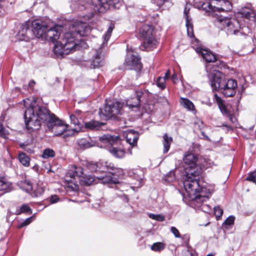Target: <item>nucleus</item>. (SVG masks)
Here are the masks:
<instances>
[{
    "label": "nucleus",
    "instance_id": "f3484780",
    "mask_svg": "<svg viewBox=\"0 0 256 256\" xmlns=\"http://www.w3.org/2000/svg\"><path fill=\"white\" fill-rule=\"evenodd\" d=\"M191 4H186L184 10V15L186 20V27L187 29V34L189 36H192L193 34V26L191 22V19L188 16V12L190 9Z\"/></svg>",
    "mask_w": 256,
    "mask_h": 256
},
{
    "label": "nucleus",
    "instance_id": "b1692460",
    "mask_svg": "<svg viewBox=\"0 0 256 256\" xmlns=\"http://www.w3.org/2000/svg\"><path fill=\"white\" fill-rule=\"evenodd\" d=\"M242 16L248 19H250L251 18H254L255 16V13L254 12L248 8H242L240 12Z\"/></svg>",
    "mask_w": 256,
    "mask_h": 256
},
{
    "label": "nucleus",
    "instance_id": "7ed1b4c3",
    "mask_svg": "<svg viewBox=\"0 0 256 256\" xmlns=\"http://www.w3.org/2000/svg\"><path fill=\"white\" fill-rule=\"evenodd\" d=\"M24 105L26 108L24 118L26 129L30 132L40 128L41 122H46L48 127L56 136H60L65 132L66 135H72L74 131L68 130V125L58 119L44 106H39L34 98L24 100Z\"/></svg>",
    "mask_w": 256,
    "mask_h": 256
},
{
    "label": "nucleus",
    "instance_id": "c03bdc74",
    "mask_svg": "<svg viewBox=\"0 0 256 256\" xmlns=\"http://www.w3.org/2000/svg\"><path fill=\"white\" fill-rule=\"evenodd\" d=\"M33 220V216H30L28 218H26L24 221L22 223H21L18 226V228H21L23 226H26L29 224Z\"/></svg>",
    "mask_w": 256,
    "mask_h": 256
},
{
    "label": "nucleus",
    "instance_id": "9b49d317",
    "mask_svg": "<svg viewBox=\"0 0 256 256\" xmlns=\"http://www.w3.org/2000/svg\"><path fill=\"white\" fill-rule=\"evenodd\" d=\"M216 24L222 30H224L228 34H236L240 26L238 20L227 18L220 17L215 22Z\"/></svg>",
    "mask_w": 256,
    "mask_h": 256
},
{
    "label": "nucleus",
    "instance_id": "4d7b16f0",
    "mask_svg": "<svg viewBox=\"0 0 256 256\" xmlns=\"http://www.w3.org/2000/svg\"><path fill=\"white\" fill-rule=\"evenodd\" d=\"M128 151H129L130 154H132V148H131V149L129 148V149H128Z\"/></svg>",
    "mask_w": 256,
    "mask_h": 256
},
{
    "label": "nucleus",
    "instance_id": "58836bf2",
    "mask_svg": "<svg viewBox=\"0 0 256 256\" xmlns=\"http://www.w3.org/2000/svg\"><path fill=\"white\" fill-rule=\"evenodd\" d=\"M24 189L28 192L30 193L31 194L33 192V188L31 184L28 182L26 180L24 182Z\"/></svg>",
    "mask_w": 256,
    "mask_h": 256
},
{
    "label": "nucleus",
    "instance_id": "f8f14e48",
    "mask_svg": "<svg viewBox=\"0 0 256 256\" xmlns=\"http://www.w3.org/2000/svg\"><path fill=\"white\" fill-rule=\"evenodd\" d=\"M216 102L218 106V108L224 116L228 118L229 120L233 124L236 122V118L234 114H235L234 110H231L230 106L226 105L222 100L215 95Z\"/></svg>",
    "mask_w": 256,
    "mask_h": 256
},
{
    "label": "nucleus",
    "instance_id": "393cba45",
    "mask_svg": "<svg viewBox=\"0 0 256 256\" xmlns=\"http://www.w3.org/2000/svg\"><path fill=\"white\" fill-rule=\"evenodd\" d=\"M164 141H163V145H164V153L167 152L170 148V146L171 142L172 140V138L168 136L166 134H165L163 136Z\"/></svg>",
    "mask_w": 256,
    "mask_h": 256
},
{
    "label": "nucleus",
    "instance_id": "13d9d810",
    "mask_svg": "<svg viewBox=\"0 0 256 256\" xmlns=\"http://www.w3.org/2000/svg\"><path fill=\"white\" fill-rule=\"evenodd\" d=\"M142 48H141V49H142V48H144V50H148L144 48V46H142Z\"/></svg>",
    "mask_w": 256,
    "mask_h": 256
},
{
    "label": "nucleus",
    "instance_id": "4468645a",
    "mask_svg": "<svg viewBox=\"0 0 256 256\" xmlns=\"http://www.w3.org/2000/svg\"><path fill=\"white\" fill-rule=\"evenodd\" d=\"M132 50L128 48V54L124 64L128 69L140 68L141 64L140 58L132 54Z\"/></svg>",
    "mask_w": 256,
    "mask_h": 256
},
{
    "label": "nucleus",
    "instance_id": "0eeeda50",
    "mask_svg": "<svg viewBox=\"0 0 256 256\" xmlns=\"http://www.w3.org/2000/svg\"><path fill=\"white\" fill-rule=\"evenodd\" d=\"M99 140L100 146L106 148L113 156L118 158L124 156L126 151L122 145H118L120 140L118 136L105 134L100 136Z\"/></svg>",
    "mask_w": 256,
    "mask_h": 256
},
{
    "label": "nucleus",
    "instance_id": "2f4dec72",
    "mask_svg": "<svg viewBox=\"0 0 256 256\" xmlns=\"http://www.w3.org/2000/svg\"><path fill=\"white\" fill-rule=\"evenodd\" d=\"M22 213L32 214V210L27 204H23L19 209L16 212V214H20Z\"/></svg>",
    "mask_w": 256,
    "mask_h": 256
},
{
    "label": "nucleus",
    "instance_id": "20e7f679",
    "mask_svg": "<svg viewBox=\"0 0 256 256\" xmlns=\"http://www.w3.org/2000/svg\"><path fill=\"white\" fill-rule=\"evenodd\" d=\"M184 162L187 165L185 168L184 186L188 196L190 200L198 202L206 201L213 192V186L206 183L200 185L199 176L202 169L198 163V156L188 152L184 154Z\"/></svg>",
    "mask_w": 256,
    "mask_h": 256
},
{
    "label": "nucleus",
    "instance_id": "49530a36",
    "mask_svg": "<svg viewBox=\"0 0 256 256\" xmlns=\"http://www.w3.org/2000/svg\"><path fill=\"white\" fill-rule=\"evenodd\" d=\"M202 210L207 213H208L212 210L211 208L207 204H203L202 206Z\"/></svg>",
    "mask_w": 256,
    "mask_h": 256
},
{
    "label": "nucleus",
    "instance_id": "0e129e2a",
    "mask_svg": "<svg viewBox=\"0 0 256 256\" xmlns=\"http://www.w3.org/2000/svg\"><path fill=\"white\" fill-rule=\"evenodd\" d=\"M1 8L0 7V9Z\"/></svg>",
    "mask_w": 256,
    "mask_h": 256
},
{
    "label": "nucleus",
    "instance_id": "c9c22d12",
    "mask_svg": "<svg viewBox=\"0 0 256 256\" xmlns=\"http://www.w3.org/2000/svg\"><path fill=\"white\" fill-rule=\"evenodd\" d=\"M8 134L9 132L7 128L4 127L0 123V136L4 138H6L8 137Z\"/></svg>",
    "mask_w": 256,
    "mask_h": 256
},
{
    "label": "nucleus",
    "instance_id": "c756f323",
    "mask_svg": "<svg viewBox=\"0 0 256 256\" xmlns=\"http://www.w3.org/2000/svg\"><path fill=\"white\" fill-rule=\"evenodd\" d=\"M166 247V245L164 243L161 242H157L154 243L151 246V250L154 252H160L164 250Z\"/></svg>",
    "mask_w": 256,
    "mask_h": 256
},
{
    "label": "nucleus",
    "instance_id": "f03ea898",
    "mask_svg": "<svg viewBox=\"0 0 256 256\" xmlns=\"http://www.w3.org/2000/svg\"><path fill=\"white\" fill-rule=\"evenodd\" d=\"M86 166L90 172L100 174V175H88L84 172L82 168L74 166L65 176L66 186L73 190H77L78 189V181L83 186H90L96 182V180H100L102 184L117 182L112 176H118L117 172H119L120 170L115 167L112 164L91 161L86 162Z\"/></svg>",
    "mask_w": 256,
    "mask_h": 256
},
{
    "label": "nucleus",
    "instance_id": "8fccbe9b",
    "mask_svg": "<svg viewBox=\"0 0 256 256\" xmlns=\"http://www.w3.org/2000/svg\"><path fill=\"white\" fill-rule=\"evenodd\" d=\"M81 113L82 112L80 110H76L74 114H76V116L79 118H80L81 117L80 116Z\"/></svg>",
    "mask_w": 256,
    "mask_h": 256
},
{
    "label": "nucleus",
    "instance_id": "a18cd8bd",
    "mask_svg": "<svg viewBox=\"0 0 256 256\" xmlns=\"http://www.w3.org/2000/svg\"><path fill=\"white\" fill-rule=\"evenodd\" d=\"M170 232L174 234L175 237L180 238V234L178 230L174 226H172L170 228Z\"/></svg>",
    "mask_w": 256,
    "mask_h": 256
},
{
    "label": "nucleus",
    "instance_id": "f704fd0d",
    "mask_svg": "<svg viewBox=\"0 0 256 256\" xmlns=\"http://www.w3.org/2000/svg\"><path fill=\"white\" fill-rule=\"evenodd\" d=\"M44 192V188L43 186H38L36 189L33 190L32 194L33 196H39L43 194Z\"/></svg>",
    "mask_w": 256,
    "mask_h": 256
},
{
    "label": "nucleus",
    "instance_id": "a211bd4d",
    "mask_svg": "<svg viewBox=\"0 0 256 256\" xmlns=\"http://www.w3.org/2000/svg\"><path fill=\"white\" fill-rule=\"evenodd\" d=\"M17 38L20 40L25 41H28L30 39L33 38L31 30L26 26H24L17 34Z\"/></svg>",
    "mask_w": 256,
    "mask_h": 256
},
{
    "label": "nucleus",
    "instance_id": "2eb2a0df",
    "mask_svg": "<svg viewBox=\"0 0 256 256\" xmlns=\"http://www.w3.org/2000/svg\"><path fill=\"white\" fill-rule=\"evenodd\" d=\"M104 64V58L101 48H99L94 56L91 63V67L96 68L102 66Z\"/></svg>",
    "mask_w": 256,
    "mask_h": 256
},
{
    "label": "nucleus",
    "instance_id": "a878e982",
    "mask_svg": "<svg viewBox=\"0 0 256 256\" xmlns=\"http://www.w3.org/2000/svg\"><path fill=\"white\" fill-rule=\"evenodd\" d=\"M180 102V104L187 110H194V105L189 100L186 98H181Z\"/></svg>",
    "mask_w": 256,
    "mask_h": 256
},
{
    "label": "nucleus",
    "instance_id": "412c9836",
    "mask_svg": "<svg viewBox=\"0 0 256 256\" xmlns=\"http://www.w3.org/2000/svg\"><path fill=\"white\" fill-rule=\"evenodd\" d=\"M138 138V134L133 130L128 131L126 136V141L132 146V148L136 144Z\"/></svg>",
    "mask_w": 256,
    "mask_h": 256
},
{
    "label": "nucleus",
    "instance_id": "de8ad7c7",
    "mask_svg": "<svg viewBox=\"0 0 256 256\" xmlns=\"http://www.w3.org/2000/svg\"><path fill=\"white\" fill-rule=\"evenodd\" d=\"M58 200H59V198L58 197V196L56 195H54V196H52L50 197V204H54V203L58 202Z\"/></svg>",
    "mask_w": 256,
    "mask_h": 256
},
{
    "label": "nucleus",
    "instance_id": "bf43d9fd",
    "mask_svg": "<svg viewBox=\"0 0 256 256\" xmlns=\"http://www.w3.org/2000/svg\"><path fill=\"white\" fill-rule=\"evenodd\" d=\"M207 256H214L212 254H208Z\"/></svg>",
    "mask_w": 256,
    "mask_h": 256
},
{
    "label": "nucleus",
    "instance_id": "1a4fd4ad",
    "mask_svg": "<svg viewBox=\"0 0 256 256\" xmlns=\"http://www.w3.org/2000/svg\"><path fill=\"white\" fill-rule=\"evenodd\" d=\"M123 104L119 102H106L104 109H100L99 114L102 120H107L122 114Z\"/></svg>",
    "mask_w": 256,
    "mask_h": 256
},
{
    "label": "nucleus",
    "instance_id": "e2e57ef3",
    "mask_svg": "<svg viewBox=\"0 0 256 256\" xmlns=\"http://www.w3.org/2000/svg\"><path fill=\"white\" fill-rule=\"evenodd\" d=\"M126 202H128V200L127 198H126Z\"/></svg>",
    "mask_w": 256,
    "mask_h": 256
},
{
    "label": "nucleus",
    "instance_id": "6e6552de",
    "mask_svg": "<svg viewBox=\"0 0 256 256\" xmlns=\"http://www.w3.org/2000/svg\"><path fill=\"white\" fill-rule=\"evenodd\" d=\"M154 29L152 26L144 25L140 30V35L144 39L142 46L147 50L156 48L158 42L154 34Z\"/></svg>",
    "mask_w": 256,
    "mask_h": 256
},
{
    "label": "nucleus",
    "instance_id": "5701e85b",
    "mask_svg": "<svg viewBox=\"0 0 256 256\" xmlns=\"http://www.w3.org/2000/svg\"><path fill=\"white\" fill-rule=\"evenodd\" d=\"M20 162L26 167L30 166V158L24 152H20L18 155Z\"/></svg>",
    "mask_w": 256,
    "mask_h": 256
},
{
    "label": "nucleus",
    "instance_id": "c85d7f7f",
    "mask_svg": "<svg viewBox=\"0 0 256 256\" xmlns=\"http://www.w3.org/2000/svg\"><path fill=\"white\" fill-rule=\"evenodd\" d=\"M78 144L80 148L86 149L90 148L93 146L91 142L86 138H82L78 141Z\"/></svg>",
    "mask_w": 256,
    "mask_h": 256
},
{
    "label": "nucleus",
    "instance_id": "39448f33",
    "mask_svg": "<svg viewBox=\"0 0 256 256\" xmlns=\"http://www.w3.org/2000/svg\"><path fill=\"white\" fill-rule=\"evenodd\" d=\"M122 0H79L72 1L70 7L74 10H87L88 14L83 16L85 22L94 16V12H104L110 8H119Z\"/></svg>",
    "mask_w": 256,
    "mask_h": 256
},
{
    "label": "nucleus",
    "instance_id": "f257e3e1",
    "mask_svg": "<svg viewBox=\"0 0 256 256\" xmlns=\"http://www.w3.org/2000/svg\"><path fill=\"white\" fill-rule=\"evenodd\" d=\"M60 26L46 29L44 40L54 42L58 40L53 48L54 55L62 58L64 55L82 48H86L88 44L79 39L81 36H87L90 32V26L84 19L74 20L70 24L67 32L60 34Z\"/></svg>",
    "mask_w": 256,
    "mask_h": 256
},
{
    "label": "nucleus",
    "instance_id": "6e6d98bb",
    "mask_svg": "<svg viewBox=\"0 0 256 256\" xmlns=\"http://www.w3.org/2000/svg\"><path fill=\"white\" fill-rule=\"evenodd\" d=\"M142 178H139V180H138V182H139V185H138V186H140V182H142Z\"/></svg>",
    "mask_w": 256,
    "mask_h": 256
},
{
    "label": "nucleus",
    "instance_id": "4be33fe9",
    "mask_svg": "<svg viewBox=\"0 0 256 256\" xmlns=\"http://www.w3.org/2000/svg\"><path fill=\"white\" fill-rule=\"evenodd\" d=\"M103 122H100L96 120H90L88 122H86L84 126L86 128L90 130H96L99 129L101 126L104 125Z\"/></svg>",
    "mask_w": 256,
    "mask_h": 256
},
{
    "label": "nucleus",
    "instance_id": "09e8293b",
    "mask_svg": "<svg viewBox=\"0 0 256 256\" xmlns=\"http://www.w3.org/2000/svg\"><path fill=\"white\" fill-rule=\"evenodd\" d=\"M172 80L174 84H176L178 82V78L176 75L174 74L172 77Z\"/></svg>",
    "mask_w": 256,
    "mask_h": 256
},
{
    "label": "nucleus",
    "instance_id": "5fc2aeb1",
    "mask_svg": "<svg viewBox=\"0 0 256 256\" xmlns=\"http://www.w3.org/2000/svg\"><path fill=\"white\" fill-rule=\"evenodd\" d=\"M202 136H205V137H206V138L208 140H210V139H209V138H208V136H205V135H204V132H202Z\"/></svg>",
    "mask_w": 256,
    "mask_h": 256
},
{
    "label": "nucleus",
    "instance_id": "603ef678",
    "mask_svg": "<svg viewBox=\"0 0 256 256\" xmlns=\"http://www.w3.org/2000/svg\"><path fill=\"white\" fill-rule=\"evenodd\" d=\"M155 3H156L158 6H160L164 4V2L162 0L158 2H155Z\"/></svg>",
    "mask_w": 256,
    "mask_h": 256
},
{
    "label": "nucleus",
    "instance_id": "ddd939ff",
    "mask_svg": "<svg viewBox=\"0 0 256 256\" xmlns=\"http://www.w3.org/2000/svg\"><path fill=\"white\" fill-rule=\"evenodd\" d=\"M32 29L31 30L32 34L34 38H38L44 39V35H46L47 26L42 22L34 20L32 24Z\"/></svg>",
    "mask_w": 256,
    "mask_h": 256
},
{
    "label": "nucleus",
    "instance_id": "680f3d73",
    "mask_svg": "<svg viewBox=\"0 0 256 256\" xmlns=\"http://www.w3.org/2000/svg\"><path fill=\"white\" fill-rule=\"evenodd\" d=\"M228 128L230 129H232L231 128L230 126H228Z\"/></svg>",
    "mask_w": 256,
    "mask_h": 256
},
{
    "label": "nucleus",
    "instance_id": "bb28decb",
    "mask_svg": "<svg viewBox=\"0 0 256 256\" xmlns=\"http://www.w3.org/2000/svg\"><path fill=\"white\" fill-rule=\"evenodd\" d=\"M70 118L72 124H73L75 126H78V128H72V130L76 132H79L80 129V122L78 120L79 118L76 116V114H70Z\"/></svg>",
    "mask_w": 256,
    "mask_h": 256
},
{
    "label": "nucleus",
    "instance_id": "864d4df0",
    "mask_svg": "<svg viewBox=\"0 0 256 256\" xmlns=\"http://www.w3.org/2000/svg\"><path fill=\"white\" fill-rule=\"evenodd\" d=\"M35 84V82L34 80H32L29 82L28 86L32 88Z\"/></svg>",
    "mask_w": 256,
    "mask_h": 256
},
{
    "label": "nucleus",
    "instance_id": "e433bc0d",
    "mask_svg": "<svg viewBox=\"0 0 256 256\" xmlns=\"http://www.w3.org/2000/svg\"><path fill=\"white\" fill-rule=\"evenodd\" d=\"M149 217L153 220L159 222H163L165 220L164 216L162 214H149Z\"/></svg>",
    "mask_w": 256,
    "mask_h": 256
},
{
    "label": "nucleus",
    "instance_id": "79ce46f5",
    "mask_svg": "<svg viewBox=\"0 0 256 256\" xmlns=\"http://www.w3.org/2000/svg\"><path fill=\"white\" fill-rule=\"evenodd\" d=\"M256 171H254L248 174V176L246 178V180L250 181L252 182H256Z\"/></svg>",
    "mask_w": 256,
    "mask_h": 256
},
{
    "label": "nucleus",
    "instance_id": "052dcab7",
    "mask_svg": "<svg viewBox=\"0 0 256 256\" xmlns=\"http://www.w3.org/2000/svg\"><path fill=\"white\" fill-rule=\"evenodd\" d=\"M28 152H29L30 153L32 152V150H30V151L28 150Z\"/></svg>",
    "mask_w": 256,
    "mask_h": 256
},
{
    "label": "nucleus",
    "instance_id": "dca6fc26",
    "mask_svg": "<svg viewBox=\"0 0 256 256\" xmlns=\"http://www.w3.org/2000/svg\"><path fill=\"white\" fill-rule=\"evenodd\" d=\"M196 52L198 54L201 55L202 58L207 62H213L216 60V56L208 50L196 48Z\"/></svg>",
    "mask_w": 256,
    "mask_h": 256
},
{
    "label": "nucleus",
    "instance_id": "3c124183",
    "mask_svg": "<svg viewBox=\"0 0 256 256\" xmlns=\"http://www.w3.org/2000/svg\"><path fill=\"white\" fill-rule=\"evenodd\" d=\"M170 70H168L166 72V73L165 76H164V77L163 78H165V80L168 78H169V76H170Z\"/></svg>",
    "mask_w": 256,
    "mask_h": 256
},
{
    "label": "nucleus",
    "instance_id": "7c9ffc66",
    "mask_svg": "<svg viewBox=\"0 0 256 256\" xmlns=\"http://www.w3.org/2000/svg\"><path fill=\"white\" fill-rule=\"evenodd\" d=\"M55 154V152L52 149L48 148L44 150L42 157L44 158H54Z\"/></svg>",
    "mask_w": 256,
    "mask_h": 256
},
{
    "label": "nucleus",
    "instance_id": "ea45409f",
    "mask_svg": "<svg viewBox=\"0 0 256 256\" xmlns=\"http://www.w3.org/2000/svg\"><path fill=\"white\" fill-rule=\"evenodd\" d=\"M214 214L216 217V218L221 217L223 214V210L220 206H216L214 208Z\"/></svg>",
    "mask_w": 256,
    "mask_h": 256
},
{
    "label": "nucleus",
    "instance_id": "6ab92c4d",
    "mask_svg": "<svg viewBox=\"0 0 256 256\" xmlns=\"http://www.w3.org/2000/svg\"><path fill=\"white\" fill-rule=\"evenodd\" d=\"M142 94L141 92L135 93L132 97L126 101V104L130 108L138 107L140 102V97Z\"/></svg>",
    "mask_w": 256,
    "mask_h": 256
},
{
    "label": "nucleus",
    "instance_id": "423d86ee",
    "mask_svg": "<svg viewBox=\"0 0 256 256\" xmlns=\"http://www.w3.org/2000/svg\"><path fill=\"white\" fill-rule=\"evenodd\" d=\"M210 64L206 66L208 76L210 80L211 86L213 90H220L226 97L232 96L236 92L237 82L234 79L225 80L222 74L216 70H212Z\"/></svg>",
    "mask_w": 256,
    "mask_h": 256
},
{
    "label": "nucleus",
    "instance_id": "4c0bfd02",
    "mask_svg": "<svg viewBox=\"0 0 256 256\" xmlns=\"http://www.w3.org/2000/svg\"><path fill=\"white\" fill-rule=\"evenodd\" d=\"M235 217L233 216H229L224 222L222 226L225 225L232 226L234 224Z\"/></svg>",
    "mask_w": 256,
    "mask_h": 256
},
{
    "label": "nucleus",
    "instance_id": "37998d69",
    "mask_svg": "<svg viewBox=\"0 0 256 256\" xmlns=\"http://www.w3.org/2000/svg\"><path fill=\"white\" fill-rule=\"evenodd\" d=\"M204 160L205 164H204L203 166H204V167L206 168L212 167L214 165V162L212 160H211L208 158H204Z\"/></svg>",
    "mask_w": 256,
    "mask_h": 256
},
{
    "label": "nucleus",
    "instance_id": "cd10ccee",
    "mask_svg": "<svg viewBox=\"0 0 256 256\" xmlns=\"http://www.w3.org/2000/svg\"><path fill=\"white\" fill-rule=\"evenodd\" d=\"M176 180V175L174 170H170L164 176L162 180L165 183L170 184Z\"/></svg>",
    "mask_w": 256,
    "mask_h": 256
},
{
    "label": "nucleus",
    "instance_id": "72a5a7b5",
    "mask_svg": "<svg viewBox=\"0 0 256 256\" xmlns=\"http://www.w3.org/2000/svg\"><path fill=\"white\" fill-rule=\"evenodd\" d=\"M188 36L191 38V44L192 47L196 50V48H203L201 46L199 40L194 36V34L190 36L188 34Z\"/></svg>",
    "mask_w": 256,
    "mask_h": 256
},
{
    "label": "nucleus",
    "instance_id": "9d476101",
    "mask_svg": "<svg viewBox=\"0 0 256 256\" xmlns=\"http://www.w3.org/2000/svg\"><path fill=\"white\" fill-rule=\"evenodd\" d=\"M232 2L230 0H210L203 3L202 8L208 12L229 11L232 9Z\"/></svg>",
    "mask_w": 256,
    "mask_h": 256
},
{
    "label": "nucleus",
    "instance_id": "aec40b11",
    "mask_svg": "<svg viewBox=\"0 0 256 256\" xmlns=\"http://www.w3.org/2000/svg\"><path fill=\"white\" fill-rule=\"evenodd\" d=\"M13 190V186L11 182L5 178H0V191L2 194L8 192Z\"/></svg>",
    "mask_w": 256,
    "mask_h": 256
},
{
    "label": "nucleus",
    "instance_id": "473e14b6",
    "mask_svg": "<svg viewBox=\"0 0 256 256\" xmlns=\"http://www.w3.org/2000/svg\"><path fill=\"white\" fill-rule=\"evenodd\" d=\"M114 28V25L112 24H110V25L106 32L104 34L103 36L104 38V44L106 43L107 42L109 38H110L112 32Z\"/></svg>",
    "mask_w": 256,
    "mask_h": 256
},
{
    "label": "nucleus",
    "instance_id": "a19ab883",
    "mask_svg": "<svg viewBox=\"0 0 256 256\" xmlns=\"http://www.w3.org/2000/svg\"><path fill=\"white\" fill-rule=\"evenodd\" d=\"M165 82L166 80L164 78L159 77L156 81L158 86L162 89H164L166 87Z\"/></svg>",
    "mask_w": 256,
    "mask_h": 256
}]
</instances>
